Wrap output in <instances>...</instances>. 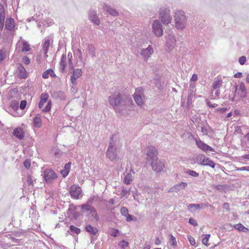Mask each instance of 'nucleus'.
Segmentation results:
<instances>
[{"mask_svg":"<svg viewBox=\"0 0 249 249\" xmlns=\"http://www.w3.org/2000/svg\"><path fill=\"white\" fill-rule=\"evenodd\" d=\"M108 101L114 110L122 115L127 113L132 109L133 104L131 98L123 95L118 91L111 94L108 97Z\"/></svg>","mask_w":249,"mask_h":249,"instance_id":"1","label":"nucleus"},{"mask_svg":"<svg viewBox=\"0 0 249 249\" xmlns=\"http://www.w3.org/2000/svg\"><path fill=\"white\" fill-rule=\"evenodd\" d=\"M122 146L120 140L114 139V137L112 136L106 152L107 157L111 161H118L120 159L118 153L120 152Z\"/></svg>","mask_w":249,"mask_h":249,"instance_id":"2","label":"nucleus"},{"mask_svg":"<svg viewBox=\"0 0 249 249\" xmlns=\"http://www.w3.org/2000/svg\"><path fill=\"white\" fill-rule=\"evenodd\" d=\"M175 21L176 27L178 29L183 30L186 26V19L184 12L178 11L175 12Z\"/></svg>","mask_w":249,"mask_h":249,"instance_id":"3","label":"nucleus"},{"mask_svg":"<svg viewBox=\"0 0 249 249\" xmlns=\"http://www.w3.org/2000/svg\"><path fill=\"white\" fill-rule=\"evenodd\" d=\"M40 101L39 103L38 107L39 108H42L44 106L45 103L47 102V104L45 107L42 109V111L45 112H49L51 108L52 102L51 100L48 101L49 95L48 93H42L40 95Z\"/></svg>","mask_w":249,"mask_h":249,"instance_id":"4","label":"nucleus"},{"mask_svg":"<svg viewBox=\"0 0 249 249\" xmlns=\"http://www.w3.org/2000/svg\"><path fill=\"white\" fill-rule=\"evenodd\" d=\"M134 99L139 106H142L144 102V96L143 95V89L139 87L136 89L134 94Z\"/></svg>","mask_w":249,"mask_h":249,"instance_id":"5","label":"nucleus"},{"mask_svg":"<svg viewBox=\"0 0 249 249\" xmlns=\"http://www.w3.org/2000/svg\"><path fill=\"white\" fill-rule=\"evenodd\" d=\"M159 16L161 22L164 24H169L172 20L167 9L160 8L159 11Z\"/></svg>","mask_w":249,"mask_h":249,"instance_id":"6","label":"nucleus"},{"mask_svg":"<svg viewBox=\"0 0 249 249\" xmlns=\"http://www.w3.org/2000/svg\"><path fill=\"white\" fill-rule=\"evenodd\" d=\"M145 152L147 156V160L152 161L157 160L158 151L156 147L153 146H148L146 149Z\"/></svg>","mask_w":249,"mask_h":249,"instance_id":"7","label":"nucleus"},{"mask_svg":"<svg viewBox=\"0 0 249 249\" xmlns=\"http://www.w3.org/2000/svg\"><path fill=\"white\" fill-rule=\"evenodd\" d=\"M57 177L56 173L52 169H46L44 172L43 178L47 183H51Z\"/></svg>","mask_w":249,"mask_h":249,"instance_id":"8","label":"nucleus"},{"mask_svg":"<svg viewBox=\"0 0 249 249\" xmlns=\"http://www.w3.org/2000/svg\"><path fill=\"white\" fill-rule=\"evenodd\" d=\"M196 160L202 165L209 166L213 168H214V162L204 155H198L196 158Z\"/></svg>","mask_w":249,"mask_h":249,"instance_id":"9","label":"nucleus"},{"mask_svg":"<svg viewBox=\"0 0 249 249\" xmlns=\"http://www.w3.org/2000/svg\"><path fill=\"white\" fill-rule=\"evenodd\" d=\"M234 93H237L241 98H244L247 96V90L244 82H241L239 85H235Z\"/></svg>","mask_w":249,"mask_h":249,"instance_id":"10","label":"nucleus"},{"mask_svg":"<svg viewBox=\"0 0 249 249\" xmlns=\"http://www.w3.org/2000/svg\"><path fill=\"white\" fill-rule=\"evenodd\" d=\"M152 31L158 37L161 36L163 35V29L160 21L158 20L154 21L152 24Z\"/></svg>","mask_w":249,"mask_h":249,"instance_id":"11","label":"nucleus"},{"mask_svg":"<svg viewBox=\"0 0 249 249\" xmlns=\"http://www.w3.org/2000/svg\"><path fill=\"white\" fill-rule=\"evenodd\" d=\"M176 45V39L175 36L169 34L166 37V46L167 51L169 52L173 51Z\"/></svg>","mask_w":249,"mask_h":249,"instance_id":"12","label":"nucleus"},{"mask_svg":"<svg viewBox=\"0 0 249 249\" xmlns=\"http://www.w3.org/2000/svg\"><path fill=\"white\" fill-rule=\"evenodd\" d=\"M81 193L82 189L78 185L73 184L71 186L70 190V194L72 197L75 199H78Z\"/></svg>","mask_w":249,"mask_h":249,"instance_id":"13","label":"nucleus"},{"mask_svg":"<svg viewBox=\"0 0 249 249\" xmlns=\"http://www.w3.org/2000/svg\"><path fill=\"white\" fill-rule=\"evenodd\" d=\"M152 169L157 172H161L164 167V163L163 161L156 160H155L152 161L151 162Z\"/></svg>","mask_w":249,"mask_h":249,"instance_id":"14","label":"nucleus"},{"mask_svg":"<svg viewBox=\"0 0 249 249\" xmlns=\"http://www.w3.org/2000/svg\"><path fill=\"white\" fill-rule=\"evenodd\" d=\"M195 141L197 146L203 151L205 152L214 151V149L212 147L205 143L200 140L196 139Z\"/></svg>","mask_w":249,"mask_h":249,"instance_id":"15","label":"nucleus"},{"mask_svg":"<svg viewBox=\"0 0 249 249\" xmlns=\"http://www.w3.org/2000/svg\"><path fill=\"white\" fill-rule=\"evenodd\" d=\"M83 212H89L92 216L96 220H98V216L95 209L90 205L84 204L81 206Z\"/></svg>","mask_w":249,"mask_h":249,"instance_id":"16","label":"nucleus"},{"mask_svg":"<svg viewBox=\"0 0 249 249\" xmlns=\"http://www.w3.org/2000/svg\"><path fill=\"white\" fill-rule=\"evenodd\" d=\"M153 53V49L151 45H149L146 49L141 50V54L145 60H147Z\"/></svg>","mask_w":249,"mask_h":249,"instance_id":"17","label":"nucleus"},{"mask_svg":"<svg viewBox=\"0 0 249 249\" xmlns=\"http://www.w3.org/2000/svg\"><path fill=\"white\" fill-rule=\"evenodd\" d=\"M187 186L186 182H181L178 184H176L171 188L168 191V193L178 192L181 190H184Z\"/></svg>","mask_w":249,"mask_h":249,"instance_id":"18","label":"nucleus"},{"mask_svg":"<svg viewBox=\"0 0 249 249\" xmlns=\"http://www.w3.org/2000/svg\"><path fill=\"white\" fill-rule=\"evenodd\" d=\"M82 74V70L80 69H76L73 71L72 75L71 76V81L73 85L76 84V80L79 78Z\"/></svg>","mask_w":249,"mask_h":249,"instance_id":"19","label":"nucleus"},{"mask_svg":"<svg viewBox=\"0 0 249 249\" xmlns=\"http://www.w3.org/2000/svg\"><path fill=\"white\" fill-rule=\"evenodd\" d=\"M17 45L18 48L22 46L21 51L23 52H29L30 50V45L25 40L21 38L18 41Z\"/></svg>","mask_w":249,"mask_h":249,"instance_id":"20","label":"nucleus"},{"mask_svg":"<svg viewBox=\"0 0 249 249\" xmlns=\"http://www.w3.org/2000/svg\"><path fill=\"white\" fill-rule=\"evenodd\" d=\"M89 20L95 24L99 25L100 23V21L98 18L96 13L95 11H90L89 14Z\"/></svg>","mask_w":249,"mask_h":249,"instance_id":"21","label":"nucleus"},{"mask_svg":"<svg viewBox=\"0 0 249 249\" xmlns=\"http://www.w3.org/2000/svg\"><path fill=\"white\" fill-rule=\"evenodd\" d=\"M18 75L21 79H25L28 76V73L24 67L21 64L18 67Z\"/></svg>","mask_w":249,"mask_h":249,"instance_id":"22","label":"nucleus"},{"mask_svg":"<svg viewBox=\"0 0 249 249\" xmlns=\"http://www.w3.org/2000/svg\"><path fill=\"white\" fill-rule=\"evenodd\" d=\"M135 172L133 169H131L128 173L126 174H124V182L126 184H129L132 180V176L134 175Z\"/></svg>","mask_w":249,"mask_h":249,"instance_id":"23","label":"nucleus"},{"mask_svg":"<svg viewBox=\"0 0 249 249\" xmlns=\"http://www.w3.org/2000/svg\"><path fill=\"white\" fill-rule=\"evenodd\" d=\"M15 23L14 20L12 18H7L5 21V28L10 31L14 30Z\"/></svg>","mask_w":249,"mask_h":249,"instance_id":"24","label":"nucleus"},{"mask_svg":"<svg viewBox=\"0 0 249 249\" xmlns=\"http://www.w3.org/2000/svg\"><path fill=\"white\" fill-rule=\"evenodd\" d=\"M24 132L23 129L21 128H17L14 129L13 131V134L15 136L17 137L20 140L23 139L24 137Z\"/></svg>","mask_w":249,"mask_h":249,"instance_id":"25","label":"nucleus"},{"mask_svg":"<svg viewBox=\"0 0 249 249\" xmlns=\"http://www.w3.org/2000/svg\"><path fill=\"white\" fill-rule=\"evenodd\" d=\"M103 9L104 11L108 13L110 15L116 17L118 16L119 15L118 12L116 10H115L114 9H112L110 6L106 4H104V5L103 6Z\"/></svg>","mask_w":249,"mask_h":249,"instance_id":"26","label":"nucleus"},{"mask_svg":"<svg viewBox=\"0 0 249 249\" xmlns=\"http://www.w3.org/2000/svg\"><path fill=\"white\" fill-rule=\"evenodd\" d=\"M66 56L65 55H62L61 58L60 62V67H59V71L61 72H64L66 67L67 65L66 64Z\"/></svg>","mask_w":249,"mask_h":249,"instance_id":"27","label":"nucleus"},{"mask_svg":"<svg viewBox=\"0 0 249 249\" xmlns=\"http://www.w3.org/2000/svg\"><path fill=\"white\" fill-rule=\"evenodd\" d=\"M50 40L49 39H45L44 42L42 44V50L46 57L48 56L47 53L48 49L50 45Z\"/></svg>","mask_w":249,"mask_h":249,"instance_id":"28","label":"nucleus"},{"mask_svg":"<svg viewBox=\"0 0 249 249\" xmlns=\"http://www.w3.org/2000/svg\"><path fill=\"white\" fill-rule=\"evenodd\" d=\"M203 204H190L188 205V209L190 212H194L196 210L203 208Z\"/></svg>","mask_w":249,"mask_h":249,"instance_id":"29","label":"nucleus"},{"mask_svg":"<svg viewBox=\"0 0 249 249\" xmlns=\"http://www.w3.org/2000/svg\"><path fill=\"white\" fill-rule=\"evenodd\" d=\"M85 229L87 232L93 235H95L98 232V230L96 228L93 227L90 225H86Z\"/></svg>","mask_w":249,"mask_h":249,"instance_id":"30","label":"nucleus"},{"mask_svg":"<svg viewBox=\"0 0 249 249\" xmlns=\"http://www.w3.org/2000/svg\"><path fill=\"white\" fill-rule=\"evenodd\" d=\"M49 75L52 77H56V75L55 74L53 71L51 69H48L45 71L42 74V77L43 78L47 79L49 77Z\"/></svg>","mask_w":249,"mask_h":249,"instance_id":"31","label":"nucleus"},{"mask_svg":"<svg viewBox=\"0 0 249 249\" xmlns=\"http://www.w3.org/2000/svg\"><path fill=\"white\" fill-rule=\"evenodd\" d=\"M34 124L35 127L40 128L42 126V120L39 115H37L34 119Z\"/></svg>","mask_w":249,"mask_h":249,"instance_id":"32","label":"nucleus"},{"mask_svg":"<svg viewBox=\"0 0 249 249\" xmlns=\"http://www.w3.org/2000/svg\"><path fill=\"white\" fill-rule=\"evenodd\" d=\"M234 227L235 229L239 231H242L244 232H247L249 231V229L244 227L242 224L239 223L234 225Z\"/></svg>","mask_w":249,"mask_h":249,"instance_id":"33","label":"nucleus"},{"mask_svg":"<svg viewBox=\"0 0 249 249\" xmlns=\"http://www.w3.org/2000/svg\"><path fill=\"white\" fill-rule=\"evenodd\" d=\"M76 212V207L71 204L70 205L68 211V214L69 216H71L74 213Z\"/></svg>","mask_w":249,"mask_h":249,"instance_id":"34","label":"nucleus"},{"mask_svg":"<svg viewBox=\"0 0 249 249\" xmlns=\"http://www.w3.org/2000/svg\"><path fill=\"white\" fill-rule=\"evenodd\" d=\"M88 50L89 54H90L92 57L95 56V48L91 44H89L88 45Z\"/></svg>","mask_w":249,"mask_h":249,"instance_id":"35","label":"nucleus"},{"mask_svg":"<svg viewBox=\"0 0 249 249\" xmlns=\"http://www.w3.org/2000/svg\"><path fill=\"white\" fill-rule=\"evenodd\" d=\"M70 230L72 233H75L76 234H79L81 231L79 228H77L73 225H71L70 226Z\"/></svg>","mask_w":249,"mask_h":249,"instance_id":"36","label":"nucleus"},{"mask_svg":"<svg viewBox=\"0 0 249 249\" xmlns=\"http://www.w3.org/2000/svg\"><path fill=\"white\" fill-rule=\"evenodd\" d=\"M222 84V81L221 80H218L214 81L213 84V89H215L219 88Z\"/></svg>","mask_w":249,"mask_h":249,"instance_id":"37","label":"nucleus"},{"mask_svg":"<svg viewBox=\"0 0 249 249\" xmlns=\"http://www.w3.org/2000/svg\"><path fill=\"white\" fill-rule=\"evenodd\" d=\"M169 237L170 238L169 239V242L170 243L171 245L174 247L177 246V241L176 238L174 237L172 234H170Z\"/></svg>","mask_w":249,"mask_h":249,"instance_id":"38","label":"nucleus"},{"mask_svg":"<svg viewBox=\"0 0 249 249\" xmlns=\"http://www.w3.org/2000/svg\"><path fill=\"white\" fill-rule=\"evenodd\" d=\"M5 11L3 5L0 3V18H5Z\"/></svg>","mask_w":249,"mask_h":249,"instance_id":"39","label":"nucleus"},{"mask_svg":"<svg viewBox=\"0 0 249 249\" xmlns=\"http://www.w3.org/2000/svg\"><path fill=\"white\" fill-rule=\"evenodd\" d=\"M210 237V234H205V237L204 238H203V239H202V244L205 245L206 246H208L209 245L207 243H208V242L209 241Z\"/></svg>","mask_w":249,"mask_h":249,"instance_id":"40","label":"nucleus"},{"mask_svg":"<svg viewBox=\"0 0 249 249\" xmlns=\"http://www.w3.org/2000/svg\"><path fill=\"white\" fill-rule=\"evenodd\" d=\"M118 245L121 249H125L128 246V243L124 240H122Z\"/></svg>","mask_w":249,"mask_h":249,"instance_id":"41","label":"nucleus"},{"mask_svg":"<svg viewBox=\"0 0 249 249\" xmlns=\"http://www.w3.org/2000/svg\"><path fill=\"white\" fill-rule=\"evenodd\" d=\"M120 212L122 215L127 216L128 215V211L127 209L124 207H122L120 210Z\"/></svg>","mask_w":249,"mask_h":249,"instance_id":"42","label":"nucleus"},{"mask_svg":"<svg viewBox=\"0 0 249 249\" xmlns=\"http://www.w3.org/2000/svg\"><path fill=\"white\" fill-rule=\"evenodd\" d=\"M186 173L194 177H197L199 175L198 173H196V171L189 169L186 171Z\"/></svg>","mask_w":249,"mask_h":249,"instance_id":"43","label":"nucleus"},{"mask_svg":"<svg viewBox=\"0 0 249 249\" xmlns=\"http://www.w3.org/2000/svg\"><path fill=\"white\" fill-rule=\"evenodd\" d=\"M11 107L14 110H16L18 108V103L17 101H12L10 104Z\"/></svg>","mask_w":249,"mask_h":249,"instance_id":"44","label":"nucleus"},{"mask_svg":"<svg viewBox=\"0 0 249 249\" xmlns=\"http://www.w3.org/2000/svg\"><path fill=\"white\" fill-rule=\"evenodd\" d=\"M57 96L59 97L61 100H64L65 99V95L63 92L60 91L57 92L56 93Z\"/></svg>","mask_w":249,"mask_h":249,"instance_id":"45","label":"nucleus"},{"mask_svg":"<svg viewBox=\"0 0 249 249\" xmlns=\"http://www.w3.org/2000/svg\"><path fill=\"white\" fill-rule=\"evenodd\" d=\"M118 233H119L118 230L113 229H111V231L109 232L111 236H114V237L117 236Z\"/></svg>","mask_w":249,"mask_h":249,"instance_id":"46","label":"nucleus"},{"mask_svg":"<svg viewBox=\"0 0 249 249\" xmlns=\"http://www.w3.org/2000/svg\"><path fill=\"white\" fill-rule=\"evenodd\" d=\"M213 187H214V188H215L216 190L220 191H223L224 190V189L225 188L224 186L222 185H213Z\"/></svg>","mask_w":249,"mask_h":249,"instance_id":"47","label":"nucleus"},{"mask_svg":"<svg viewBox=\"0 0 249 249\" xmlns=\"http://www.w3.org/2000/svg\"><path fill=\"white\" fill-rule=\"evenodd\" d=\"M246 61V57L244 56H242L239 58V62L242 65L245 64Z\"/></svg>","mask_w":249,"mask_h":249,"instance_id":"48","label":"nucleus"},{"mask_svg":"<svg viewBox=\"0 0 249 249\" xmlns=\"http://www.w3.org/2000/svg\"><path fill=\"white\" fill-rule=\"evenodd\" d=\"M189 223L194 226H197V221L195 219H194L193 218H190L189 220Z\"/></svg>","mask_w":249,"mask_h":249,"instance_id":"49","label":"nucleus"},{"mask_svg":"<svg viewBox=\"0 0 249 249\" xmlns=\"http://www.w3.org/2000/svg\"><path fill=\"white\" fill-rule=\"evenodd\" d=\"M187 237L190 242V244L192 246H194L196 244L195 239L190 235L188 236Z\"/></svg>","mask_w":249,"mask_h":249,"instance_id":"50","label":"nucleus"},{"mask_svg":"<svg viewBox=\"0 0 249 249\" xmlns=\"http://www.w3.org/2000/svg\"><path fill=\"white\" fill-rule=\"evenodd\" d=\"M24 166H25V167L26 168V169H29L30 168V166H31V163H30V161L27 160H25L24 161Z\"/></svg>","mask_w":249,"mask_h":249,"instance_id":"51","label":"nucleus"},{"mask_svg":"<svg viewBox=\"0 0 249 249\" xmlns=\"http://www.w3.org/2000/svg\"><path fill=\"white\" fill-rule=\"evenodd\" d=\"M27 102L25 100H22L21 101L19 107L20 109H23L25 108L26 106Z\"/></svg>","mask_w":249,"mask_h":249,"instance_id":"52","label":"nucleus"},{"mask_svg":"<svg viewBox=\"0 0 249 249\" xmlns=\"http://www.w3.org/2000/svg\"><path fill=\"white\" fill-rule=\"evenodd\" d=\"M5 18H0V30L1 31L4 27Z\"/></svg>","mask_w":249,"mask_h":249,"instance_id":"53","label":"nucleus"},{"mask_svg":"<svg viewBox=\"0 0 249 249\" xmlns=\"http://www.w3.org/2000/svg\"><path fill=\"white\" fill-rule=\"evenodd\" d=\"M23 63L26 65L29 64L30 63V60L27 56H24L22 58Z\"/></svg>","mask_w":249,"mask_h":249,"instance_id":"54","label":"nucleus"},{"mask_svg":"<svg viewBox=\"0 0 249 249\" xmlns=\"http://www.w3.org/2000/svg\"><path fill=\"white\" fill-rule=\"evenodd\" d=\"M129 190L127 189L126 188L123 187L122 192L123 196H126L129 193Z\"/></svg>","mask_w":249,"mask_h":249,"instance_id":"55","label":"nucleus"},{"mask_svg":"<svg viewBox=\"0 0 249 249\" xmlns=\"http://www.w3.org/2000/svg\"><path fill=\"white\" fill-rule=\"evenodd\" d=\"M223 208L226 211L229 212L230 211V205L228 203H224L223 205Z\"/></svg>","mask_w":249,"mask_h":249,"instance_id":"56","label":"nucleus"},{"mask_svg":"<svg viewBox=\"0 0 249 249\" xmlns=\"http://www.w3.org/2000/svg\"><path fill=\"white\" fill-rule=\"evenodd\" d=\"M238 171H249V166H244L237 168Z\"/></svg>","mask_w":249,"mask_h":249,"instance_id":"57","label":"nucleus"},{"mask_svg":"<svg viewBox=\"0 0 249 249\" xmlns=\"http://www.w3.org/2000/svg\"><path fill=\"white\" fill-rule=\"evenodd\" d=\"M60 173H61V175L63 176V177L64 178L66 177V176H67L69 173V171H67V170H66L65 169L62 170L60 172Z\"/></svg>","mask_w":249,"mask_h":249,"instance_id":"58","label":"nucleus"},{"mask_svg":"<svg viewBox=\"0 0 249 249\" xmlns=\"http://www.w3.org/2000/svg\"><path fill=\"white\" fill-rule=\"evenodd\" d=\"M201 131L204 134H207V127L205 126H202L201 127Z\"/></svg>","mask_w":249,"mask_h":249,"instance_id":"59","label":"nucleus"},{"mask_svg":"<svg viewBox=\"0 0 249 249\" xmlns=\"http://www.w3.org/2000/svg\"><path fill=\"white\" fill-rule=\"evenodd\" d=\"M71 167V163L70 162L65 164L64 166V169L70 172V169Z\"/></svg>","mask_w":249,"mask_h":249,"instance_id":"60","label":"nucleus"},{"mask_svg":"<svg viewBox=\"0 0 249 249\" xmlns=\"http://www.w3.org/2000/svg\"><path fill=\"white\" fill-rule=\"evenodd\" d=\"M207 105L209 107H213V108L215 107H217V106H218V105H217V104H212L211 103V102H209V101H208V102H207Z\"/></svg>","mask_w":249,"mask_h":249,"instance_id":"61","label":"nucleus"},{"mask_svg":"<svg viewBox=\"0 0 249 249\" xmlns=\"http://www.w3.org/2000/svg\"><path fill=\"white\" fill-rule=\"evenodd\" d=\"M4 53L2 51H0V62L2 61L4 59Z\"/></svg>","mask_w":249,"mask_h":249,"instance_id":"62","label":"nucleus"},{"mask_svg":"<svg viewBox=\"0 0 249 249\" xmlns=\"http://www.w3.org/2000/svg\"><path fill=\"white\" fill-rule=\"evenodd\" d=\"M242 76H243L242 73H241L240 72H237L234 74V77L235 78H240L242 77Z\"/></svg>","mask_w":249,"mask_h":249,"instance_id":"63","label":"nucleus"},{"mask_svg":"<svg viewBox=\"0 0 249 249\" xmlns=\"http://www.w3.org/2000/svg\"><path fill=\"white\" fill-rule=\"evenodd\" d=\"M34 180L31 176H28L27 177V182L29 184H33Z\"/></svg>","mask_w":249,"mask_h":249,"instance_id":"64","label":"nucleus"}]
</instances>
